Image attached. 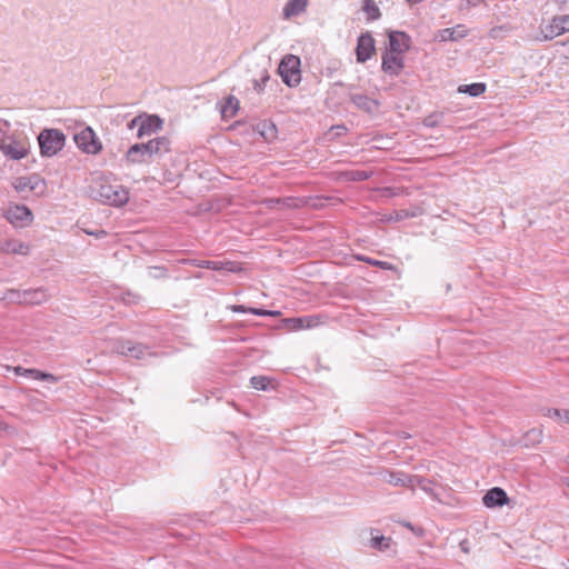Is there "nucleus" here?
I'll use <instances>...</instances> for the list:
<instances>
[{"label": "nucleus", "mask_w": 569, "mask_h": 569, "mask_svg": "<svg viewBox=\"0 0 569 569\" xmlns=\"http://www.w3.org/2000/svg\"><path fill=\"white\" fill-rule=\"evenodd\" d=\"M10 122L0 119V151L10 160H21L26 158L31 150V143L23 132H10Z\"/></svg>", "instance_id": "1"}, {"label": "nucleus", "mask_w": 569, "mask_h": 569, "mask_svg": "<svg viewBox=\"0 0 569 569\" xmlns=\"http://www.w3.org/2000/svg\"><path fill=\"white\" fill-rule=\"evenodd\" d=\"M92 198L103 203L121 207L129 200V191L117 182H111L107 177H97L90 186Z\"/></svg>", "instance_id": "2"}, {"label": "nucleus", "mask_w": 569, "mask_h": 569, "mask_svg": "<svg viewBox=\"0 0 569 569\" xmlns=\"http://www.w3.org/2000/svg\"><path fill=\"white\" fill-rule=\"evenodd\" d=\"M385 481L396 487H405L415 489L416 485H420V488L430 496H435L433 489L431 488V480L426 479L417 475H408L403 471H388L383 477Z\"/></svg>", "instance_id": "3"}, {"label": "nucleus", "mask_w": 569, "mask_h": 569, "mask_svg": "<svg viewBox=\"0 0 569 569\" xmlns=\"http://www.w3.org/2000/svg\"><path fill=\"white\" fill-rule=\"evenodd\" d=\"M38 143L42 157H53L66 144V134L59 129H43L38 136Z\"/></svg>", "instance_id": "4"}, {"label": "nucleus", "mask_w": 569, "mask_h": 569, "mask_svg": "<svg viewBox=\"0 0 569 569\" xmlns=\"http://www.w3.org/2000/svg\"><path fill=\"white\" fill-rule=\"evenodd\" d=\"M278 72L288 87H297L301 81L300 59L293 54H287L279 63Z\"/></svg>", "instance_id": "5"}, {"label": "nucleus", "mask_w": 569, "mask_h": 569, "mask_svg": "<svg viewBox=\"0 0 569 569\" xmlns=\"http://www.w3.org/2000/svg\"><path fill=\"white\" fill-rule=\"evenodd\" d=\"M77 147L84 153L98 154L102 150V143L90 127H84L73 136Z\"/></svg>", "instance_id": "6"}, {"label": "nucleus", "mask_w": 569, "mask_h": 569, "mask_svg": "<svg viewBox=\"0 0 569 569\" xmlns=\"http://www.w3.org/2000/svg\"><path fill=\"white\" fill-rule=\"evenodd\" d=\"M566 32H569V14L556 16L548 24L541 27V37L536 39L538 41L552 40Z\"/></svg>", "instance_id": "7"}, {"label": "nucleus", "mask_w": 569, "mask_h": 569, "mask_svg": "<svg viewBox=\"0 0 569 569\" xmlns=\"http://www.w3.org/2000/svg\"><path fill=\"white\" fill-rule=\"evenodd\" d=\"M7 220L16 227H26L33 220L32 211L24 204H14L6 212Z\"/></svg>", "instance_id": "8"}, {"label": "nucleus", "mask_w": 569, "mask_h": 569, "mask_svg": "<svg viewBox=\"0 0 569 569\" xmlns=\"http://www.w3.org/2000/svg\"><path fill=\"white\" fill-rule=\"evenodd\" d=\"M163 120L157 114L141 113L140 128L137 131V137L143 139L162 129Z\"/></svg>", "instance_id": "9"}, {"label": "nucleus", "mask_w": 569, "mask_h": 569, "mask_svg": "<svg viewBox=\"0 0 569 569\" xmlns=\"http://www.w3.org/2000/svg\"><path fill=\"white\" fill-rule=\"evenodd\" d=\"M151 161L160 159L171 151V141L167 137H157L144 142Z\"/></svg>", "instance_id": "10"}, {"label": "nucleus", "mask_w": 569, "mask_h": 569, "mask_svg": "<svg viewBox=\"0 0 569 569\" xmlns=\"http://www.w3.org/2000/svg\"><path fill=\"white\" fill-rule=\"evenodd\" d=\"M117 351L120 355L129 356L134 359H142L146 356L151 355V351L147 346L139 343V342L133 343L131 341H124V340L118 341Z\"/></svg>", "instance_id": "11"}, {"label": "nucleus", "mask_w": 569, "mask_h": 569, "mask_svg": "<svg viewBox=\"0 0 569 569\" xmlns=\"http://www.w3.org/2000/svg\"><path fill=\"white\" fill-rule=\"evenodd\" d=\"M375 50H376V48H375L373 37L369 32L362 33L358 38V42H357V48H356L357 61L366 62L367 60H369L372 57Z\"/></svg>", "instance_id": "12"}, {"label": "nucleus", "mask_w": 569, "mask_h": 569, "mask_svg": "<svg viewBox=\"0 0 569 569\" xmlns=\"http://www.w3.org/2000/svg\"><path fill=\"white\" fill-rule=\"evenodd\" d=\"M405 67L403 58L401 54L386 51L382 54L381 69L389 76H398Z\"/></svg>", "instance_id": "13"}, {"label": "nucleus", "mask_w": 569, "mask_h": 569, "mask_svg": "<svg viewBox=\"0 0 569 569\" xmlns=\"http://www.w3.org/2000/svg\"><path fill=\"white\" fill-rule=\"evenodd\" d=\"M146 143H134L132 144L124 154V161L127 164H143L150 163L151 160L149 158L147 151Z\"/></svg>", "instance_id": "14"}, {"label": "nucleus", "mask_w": 569, "mask_h": 569, "mask_svg": "<svg viewBox=\"0 0 569 569\" xmlns=\"http://www.w3.org/2000/svg\"><path fill=\"white\" fill-rule=\"evenodd\" d=\"M410 48V37L402 31H391L389 33V51L402 54Z\"/></svg>", "instance_id": "15"}, {"label": "nucleus", "mask_w": 569, "mask_h": 569, "mask_svg": "<svg viewBox=\"0 0 569 569\" xmlns=\"http://www.w3.org/2000/svg\"><path fill=\"white\" fill-rule=\"evenodd\" d=\"M468 32L469 31L465 24H457L452 28H445V29L438 30L435 39L439 40L441 42L458 41V40L467 37Z\"/></svg>", "instance_id": "16"}, {"label": "nucleus", "mask_w": 569, "mask_h": 569, "mask_svg": "<svg viewBox=\"0 0 569 569\" xmlns=\"http://www.w3.org/2000/svg\"><path fill=\"white\" fill-rule=\"evenodd\" d=\"M508 496L506 491L499 487H493L486 492L482 502L488 508L501 507L508 503Z\"/></svg>", "instance_id": "17"}, {"label": "nucleus", "mask_w": 569, "mask_h": 569, "mask_svg": "<svg viewBox=\"0 0 569 569\" xmlns=\"http://www.w3.org/2000/svg\"><path fill=\"white\" fill-rule=\"evenodd\" d=\"M350 101L360 110L373 113L379 108L380 103L378 100L368 97L363 93H351Z\"/></svg>", "instance_id": "18"}, {"label": "nucleus", "mask_w": 569, "mask_h": 569, "mask_svg": "<svg viewBox=\"0 0 569 569\" xmlns=\"http://www.w3.org/2000/svg\"><path fill=\"white\" fill-rule=\"evenodd\" d=\"M44 187V180H42L39 176L33 174L30 177H19L13 182V188L18 192H23L26 190L34 191L39 187Z\"/></svg>", "instance_id": "19"}, {"label": "nucleus", "mask_w": 569, "mask_h": 569, "mask_svg": "<svg viewBox=\"0 0 569 569\" xmlns=\"http://www.w3.org/2000/svg\"><path fill=\"white\" fill-rule=\"evenodd\" d=\"M13 372L17 376H24L27 378L33 379V380H43L49 382H57L58 378L53 376L52 373L42 372L38 369H26L21 366L13 367Z\"/></svg>", "instance_id": "20"}, {"label": "nucleus", "mask_w": 569, "mask_h": 569, "mask_svg": "<svg viewBox=\"0 0 569 569\" xmlns=\"http://www.w3.org/2000/svg\"><path fill=\"white\" fill-rule=\"evenodd\" d=\"M308 0H288L282 9L283 19L297 17L306 11Z\"/></svg>", "instance_id": "21"}, {"label": "nucleus", "mask_w": 569, "mask_h": 569, "mask_svg": "<svg viewBox=\"0 0 569 569\" xmlns=\"http://www.w3.org/2000/svg\"><path fill=\"white\" fill-rule=\"evenodd\" d=\"M46 299V292L41 287L29 288L22 291V305H39Z\"/></svg>", "instance_id": "22"}, {"label": "nucleus", "mask_w": 569, "mask_h": 569, "mask_svg": "<svg viewBox=\"0 0 569 569\" xmlns=\"http://www.w3.org/2000/svg\"><path fill=\"white\" fill-rule=\"evenodd\" d=\"M283 322L289 330L308 329L316 326V321L311 317L287 318Z\"/></svg>", "instance_id": "23"}, {"label": "nucleus", "mask_w": 569, "mask_h": 569, "mask_svg": "<svg viewBox=\"0 0 569 569\" xmlns=\"http://www.w3.org/2000/svg\"><path fill=\"white\" fill-rule=\"evenodd\" d=\"M239 110V100L234 96H229L220 106L221 117L223 119L233 118Z\"/></svg>", "instance_id": "24"}, {"label": "nucleus", "mask_w": 569, "mask_h": 569, "mask_svg": "<svg viewBox=\"0 0 569 569\" xmlns=\"http://www.w3.org/2000/svg\"><path fill=\"white\" fill-rule=\"evenodd\" d=\"M29 244L19 240H8L1 246V251L6 253H14L26 256L29 253Z\"/></svg>", "instance_id": "25"}, {"label": "nucleus", "mask_w": 569, "mask_h": 569, "mask_svg": "<svg viewBox=\"0 0 569 569\" xmlns=\"http://www.w3.org/2000/svg\"><path fill=\"white\" fill-rule=\"evenodd\" d=\"M10 303L22 305V291L14 288H6L0 291V305L7 306Z\"/></svg>", "instance_id": "26"}, {"label": "nucleus", "mask_w": 569, "mask_h": 569, "mask_svg": "<svg viewBox=\"0 0 569 569\" xmlns=\"http://www.w3.org/2000/svg\"><path fill=\"white\" fill-rule=\"evenodd\" d=\"M231 310L234 312H250L256 316H268V317H278L281 315L280 311L277 310H266L261 308H247L243 305H233L231 306Z\"/></svg>", "instance_id": "27"}, {"label": "nucleus", "mask_w": 569, "mask_h": 569, "mask_svg": "<svg viewBox=\"0 0 569 569\" xmlns=\"http://www.w3.org/2000/svg\"><path fill=\"white\" fill-rule=\"evenodd\" d=\"M250 385L253 389L262 391H268L276 388L274 380L267 376H253L250 379Z\"/></svg>", "instance_id": "28"}, {"label": "nucleus", "mask_w": 569, "mask_h": 569, "mask_svg": "<svg viewBox=\"0 0 569 569\" xmlns=\"http://www.w3.org/2000/svg\"><path fill=\"white\" fill-rule=\"evenodd\" d=\"M201 266L206 267L208 269H211V270H217V271L226 270V271L234 272L237 270L236 264L231 261L206 260L202 262Z\"/></svg>", "instance_id": "29"}, {"label": "nucleus", "mask_w": 569, "mask_h": 569, "mask_svg": "<svg viewBox=\"0 0 569 569\" xmlns=\"http://www.w3.org/2000/svg\"><path fill=\"white\" fill-rule=\"evenodd\" d=\"M486 84L483 82H476L471 84H461L458 88L460 93H468L471 97H479L486 91Z\"/></svg>", "instance_id": "30"}, {"label": "nucleus", "mask_w": 569, "mask_h": 569, "mask_svg": "<svg viewBox=\"0 0 569 569\" xmlns=\"http://www.w3.org/2000/svg\"><path fill=\"white\" fill-rule=\"evenodd\" d=\"M362 10L367 13L369 20H377L381 16L380 9L373 0H365Z\"/></svg>", "instance_id": "31"}, {"label": "nucleus", "mask_w": 569, "mask_h": 569, "mask_svg": "<svg viewBox=\"0 0 569 569\" xmlns=\"http://www.w3.org/2000/svg\"><path fill=\"white\" fill-rule=\"evenodd\" d=\"M542 415L548 418L565 420L566 422L569 423V410H560V409H556V408H543Z\"/></svg>", "instance_id": "32"}, {"label": "nucleus", "mask_w": 569, "mask_h": 569, "mask_svg": "<svg viewBox=\"0 0 569 569\" xmlns=\"http://www.w3.org/2000/svg\"><path fill=\"white\" fill-rule=\"evenodd\" d=\"M390 543L391 538L385 536H375L370 540V547L380 551L387 550L390 547Z\"/></svg>", "instance_id": "33"}, {"label": "nucleus", "mask_w": 569, "mask_h": 569, "mask_svg": "<svg viewBox=\"0 0 569 569\" xmlns=\"http://www.w3.org/2000/svg\"><path fill=\"white\" fill-rule=\"evenodd\" d=\"M270 79L268 72L264 70L260 79H253V89L261 93L264 90L266 82Z\"/></svg>", "instance_id": "34"}, {"label": "nucleus", "mask_w": 569, "mask_h": 569, "mask_svg": "<svg viewBox=\"0 0 569 569\" xmlns=\"http://www.w3.org/2000/svg\"><path fill=\"white\" fill-rule=\"evenodd\" d=\"M121 300L123 301L124 305H136L140 300V297L127 290L121 293Z\"/></svg>", "instance_id": "35"}, {"label": "nucleus", "mask_w": 569, "mask_h": 569, "mask_svg": "<svg viewBox=\"0 0 569 569\" xmlns=\"http://www.w3.org/2000/svg\"><path fill=\"white\" fill-rule=\"evenodd\" d=\"M441 119H442V114L441 113H433V114H430V116L425 118L423 124L426 127L433 128V127H437L440 123Z\"/></svg>", "instance_id": "36"}, {"label": "nucleus", "mask_w": 569, "mask_h": 569, "mask_svg": "<svg viewBox=\"0 0 569 569\" xmlns=\"http://www.w3.org/2000/svg\"><path fill=\"white\" fill-rule=\"evenodd\" d=\"M370 173L367 171L356 170L349 173V179L353 181H363L370 178Z\"/></svg>", "instance_id": "37"}, {"label": "nucleus", "mask_w": 569, "mask_h": 569, "mask_svg": "<svg viewBox=\"0 0 569 569\" xmlns=\"http://www.w3.org/2000/svg\"><path fill=\"white\" fill-rule=\"evenodd\" d=\"M359 260L366 261L373 266H378L381 269H393L392 266L387 261H379V260H373L371 258H363V257H359Z\"/></svg>", "instance_id": "38"}, {"label": "nucleus", "mask_w": 569, "mask_h": 569, "mask_svg": "<svg viewBox=\"0 0 569 569\" xmlns=\"http://www.w3.org/2000/svg\"><path fill=\"white\" fill-rule=\"evenodd\" d=\"M280 203L287 208H296L299 206L297 202V199L291 198V197L282 198V202H280Z\"/></svg>", "instance_id": "39"}, {"label": "nucleus", "mask_w": 569, "mask_h": 569, "mask_svg": "<svg viewBox=\"0 0 569 569\" xmlns=\"http://www.w3.org/2000/svg\"><path fill=\"white\" fill-rule=\"evenodd\" d=\"M140 123H141V113H140V114H138L137 117H134L133 119H131V120L128 122L127 127H128V129H130V130H131V129H133V128H136V127H138V129H139V128H140Z\"/></svg>", "instance_id": "40"}, {"label": "nucleus", "mask_w": 569, "mask_h": 569, "mask_svg": "<svg viewBox=\"0 0 569 569\" xmlns=\"http://www.w3.org/2000/svg\"><path fill=\"white\" fill-rule=\"evenodd\" d=\"M150 274H152L153 277H161L162 274H164L166 272V269L162 268V267H152L150 268Z\"/></svg>", "instance_id": "41"}, {"label": "nucleus", "mask_w": 569, "mask_h": 569, "mask_svg": "<svg viewBox=\"0 0 569 569\" xmlns=\"http://www.w3.org/2000/svg\"><path fill=\"white\" fill-rule=\"evenodd\" d=\"M528 436H532L538 442H540L541 441V437H542V432L540 430L532 429V430H530L528 432Z\"/></svg>", "instance_id": "42"}, {"label": "nucleus", "mask_w": 569, "mask_h": 569, "mask_svg": "<svg viewBox=\"0 0 569 569\" xmlns=\"http://www.w3.org/2000/svg\"><path fill=\"white\" fill-rule=\"evenodd\" d=\"M282 198H272L267 201L269 208H274L277 204H281Z\"/></svg>", "instance_id": "43"}, {"label": "nucleus", "mask_w": 569, "mask_h": 569, "mask_svg": "<svg viewBox=\"0 0 569 569\" xmlns=\"http://www.w3.org/2000/svg\"><path fill=\"white\" fill-rule=\"evenodd\" d=\"M562 483H563L566 487H568V488H569V477H565V478L562 479Z\"/></svg>", "instance_id": "44"}, {"label": "nucleus", "mask_w": 569, "mask_h": 569, "mask_svg": "<svg viewBox=\"0 0 569 569\" xmlns=\"http://www.w3.org/2000/svg\"><path fill=\"white\" fill-rule=\"evenodd\" d=\"M405 526L409 529H411L412 531H415V528L412 527V525L410 522H406Z\"/></svg>", "instance_id": "45"}]
</instances>
